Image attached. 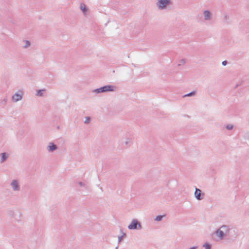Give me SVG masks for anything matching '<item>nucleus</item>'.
I'll list each match as a JSON object with an SVG mask.
<instances>
[{"label": "nucleus", "mask_w": 249, "mask_h": 249, "mask_svg": "<svg viewBox=\"0 0 249 249\" xmlns=\"http://www.w3.org/2000/svg\"><path fill=\"white\" fill-rule=\"evenodd\" d=\"M196 92L195 91H192L191 92L183 95V97H191L194 96L196 94Z\"/></svg>", "instance_id": "obj_14"}, {"label": "nucleus", "mask_w": 249, "mask_h": 249, "mask_svg": "<svg viewBox=\"0 0 249 249\" xmlns=\"http://www.w3.org/2000/svg\"><path fill=\"white\" fill-rule=\"evenodd\" d=\"M194 195L197 200H201L203 199L205 194L202 193L200 189L196 188Z\"/></svg>", "instance_id": "obj_6"}, {"label": "nucleus", "mask_w": 249, "mask_h": 249, "mask_svg": "<svg viewBox=\"0 0 249 249\" xmlns=\"http://www.w3.org/2000/svg\"><path fill=\"white\" fill-rule=\"evenodd\" d=\"M23 96V92L21 90L18 91V92L14 94L12 97V100L14 102H17L22 99Z\"/></svg>", "instance_id": "obj_5"}, {"label": "nucleus", "mask_w": 249, "mask_h": 249, "mask_svg": "<svg viewBox=\"0 0 249 249\" xmlns=\"http://www.w3.org/2000/svg\"><path fill=\"white\" fill-rule=\"evenodd\" d=\"M57 149V146L56 144L53 143H50V145L48 146L47 149L50 152H53Z\"/></svg>", "instance_id": "obj_10"}, {"label": "nucleus", "mask_w": 249, "mask_h": 249, "mask_svg": "<svg viewBox=\"0 0 249 249\" xmlns=\"http://www.w3.org/2000/svg\"><path fill=\"white\" fill-rule=\"evenodd\" d=\"M171 3V0H158L156 5L159 9L162 10L166 8Z\"/></svg>", "instance_id": "obj_3"}, {"label": "nucleus", "mask_w": 249, "mask_h": 249, "mask_svg": "<svg viewBox=\"0 0 249 249\" xmlns=\"http://www.w3.org/2000/svg\"><path fill=\"white\" fill-rule=\"evenodd\" d=\"M214 234L220 240L223 239L225 236H227L228 239H234L238 235L237 231L235 228H231L227 225H222L214 232Z\"/></svg>", "instance_id": "obj_1"}, {"label": "nucleus", "mask_w": 249, "mask_h": 249, "mask_svg": "<svg viewBox=\"0 0 249 249\" xmlns=\"http://www.w3.org/2000/svg\"><path fill=\"white\" fill-rule=\"evenodd\" d=\"M117 88L113 85H106L98 89H96L93 90L96 93H100L102 92H111L116 91Z\"/></svg>", "instance_id": "obj_2"}, {"label": "nucleus", "mask_w": 249, "mask_h": 249, "mask_svg": "<svg viewBox=\"0 0 249 249\" xmlns=\"http://www.w3.org/2000/svg\"><path fill=\"white\" fill-rule=\"evenodd\" d=\"M129 230H141L142 228L141 223L136 219H134L131 223L128 226Z\"/></svg>", "instance_id": "obj_4"}, {"label": "nucleus", "mask_w": 249, "mask_h": 249, "mask_svg": "<svg viewBox=\"0 0 249 249\" xmlns=\"http://www.w3.org/2000/svg\"><path fill=\"white\" fill-rule=\"evenodd\" d=\"M46 90L45 89H39L37 90L36 96H43V92L45 91Z\"/></svg>", "instance_id": "obj_15"}, {"label": "nucleus", "mask_w": 249, "mask_h": 249, "mask_svg": "<svg viewBox=\"0 0 249 249\" xmlns=\"http://www.w3.org/2000/svg\"><path fill=\"white\" fill-rule=\"evenodd\" d=\"M14 214H15V213H14V212H10V214L13 215V216H14Z\"/></svg>", "instance_id": "obj_27"}, {"label": "nucleus", "mask_w": 249, "mask_h": 249, "mask_svg": "<svg viewBox=\"0 0 249 249\" xmlns=\"http://www.w3.org/2000/svg\"><path fill=\"white\" fill-rule=\"evenodd\" d=\"M163 215H159L156 216V217L155 219V220L157 221H160L162 220L163 218Z\"/></svg>", "instance_id": "obj_17"}, {"label": "nucleus", "mask_w": 249, "mask_h": 249, "mask_svg": "<svg viewBox=\"0 0 249 249\" xmlns=\"http://www.w3.org/2000/svg\"><path fill=\"white\" fill-rule=\"evenodd\" d=\"M131 140L130 139L127 138L126 139L125 141L124 142V143L125 145H127L130 143Z\"/></svg>", "instance_id": "obj_23"}, {"label": "nucleus", "mask_w": 249, "mask_h": 249, "mask_svg": "<svg viewBox=\"0 0 249 249\" xmlns=\"http://www.w3.org/2000/svg\"><path fill=\"white\" fill-rule=\"evenodd\" d=\"M198 248L197 246H194L192 247H191L189 249H196Z\"/></svg>", "instance_id": "obj_26"}, {"label": "nucleus", "mask_w": 249, "mask_h": 249, "mask_svg": "<svg viewBox=\"0 0 249 249\" xmlns=\"http://www.w3.org/2000/svg\"><path fill=\"white\" fill-rule=\"evenodd\" d=\"M80 9L83 11V12L84 13H86L88 11V9L86 7V6L84 3H81Z\"/></svg>", "instance_id": "obj_12"}, {"label": "nucleus", "mask_w": 249, "mask_h": 249, "mask_svg": "<svg viewBox=\"0 0 249 249\" xmlns=\"http://www.w3.org/2000/svg\"><path fill=\"white\" fill-rule=\"evenodd\" d=\"M1 156V160L0 163H2L6 160L8 157V155L6 153H2L0 154Z\"/></svg>", "instance_id": "obj_11"}, {"label": "nucleus", "mask_w": 249, "mask_h": 249, "mask_svg": "<svg viewBox=\"0 0 249 249\" xmlns=\"http://www.w3.org/2000/svg\"><path fill=\"white\" fill-rule=\"evenodd\" d=\"M226 128L228 130H232L233 128V125L231 124H228L226 126Z\"/></svg>", "instance_id": "obj_19"}, {"label": "nucleus", "mask_w": 249, "mask_h": 249, "mask_svg": "<svg viewBox=\"0 0 249 249\" xmlns=\"http://www.w3.org/2000/svg\"><path fill=\"white\" fill-rule=\"evenodd\" d=\"M227 61L226 60L223 61L222 62V65L223 66H226L227 64Z\"/></svg>", "instance_id": "obj_25"}, {"label": "nucleus", "mask_w": 249, "mask_h": 249, "mask_svg": "<svg viewBox=\"0 0 249 249\" xmlns=\"http://www.w3.org/2000/svg\"><path fill=\"white\" fill-rule=\"evenodd\" d=\"M185 63H186V59H182L179 61V63L178 64V66L179 67V66L184 64Z\"/></svg>", "instance_id": "obj_16"}, {"label": "nucleus", "mask_w": 249, "mask_h": 249, "mask_svg": "<svg viewBox=\"0 0 249 249\" xmlns=\"http://www.w3.org/2000/svg\"><path fill=\"white\" fill-rule=\"evenodd\" d=\"M90 121V118L89 117H86L85 121L84 122L85 124H89Z\"/></svg>", "instance_id": "obj_22"}, {"label": "nucleus", "mask_w": 249, "mask_h": 249, "mask_svg": "<svg viewBox=\"0 0 249 249\" xmlns=\"http://www.w3.org/2000/svg\"><path fill=\"white\" fill-rule=\"evenodd\" d=\"M23 42L24 43V45L23 46V48H25V49L31 46V43L28 40H24Z\"/></svg>", "instance_id": "obj_13"}, {"label": "nucleus", "mask_w": 249, "mask_h": 249, "mask_svg": "<svg viewBox=\"0 0 249 249\" xmlns=\"http://www.w3.org/2000/svg\"><path fill=\"white\" fill-rule=\"evenodd\" d=\"M203 15L204 17V19L205 20H209L211 19L212 18V13L210 11L206 10L203 12Z\"/></svg>", "instance_id": "obj_9"}, {"label": "nucleus", "mask_w": 249, "mask_h": 249, "mask_svg": "<svg viewBox=\"0 0 249 249\" xmlns=\"http://www.w3.org/2000/svg\"><path fill=\"white\" fill-rule=\"evenodd\" d=\"M10 185L13 191H19L20 189L18 181L16 179L13 180L10 183Z\"/></svg>", "instance_id": "obj_7"}, {"label": "nucleus", "mask_w": 249, "mask_h": 249, "mask_svg": "<svg viewBox=\"0 0 249 249\" xmlns=\"http://www.w3.org/2000/svg\"><path fill=\"white\" fill-rule=\"evenodd\" d=\"M126 235L125 233H123V235L121 236H119L118 237V244H119L121 241H122V240L123 239V238Z\"/></svg>", "instance_id": "obj_21"}, {"label": "nucleus", "mask_w": 249, "mask_h": 249, "mask_svg": "<svg viewBox=\"0 0 249 249\" xmlns=\"http://www.w3.org/2000/svg\"><path fill=\"white\" fill-rule=\"evenodd\" d=\"M7 102V98L6 97L1 101V104L3 105H5Z\"/></svg>", "instance_id": "obj_20"}, {"label": "nucleus", "mask_w": 249, "mask_h": 249, "mask_svg": "<svg viewBox=\"0 0 249 249\" xmlns=\"http://www.w3.org/2000/svg\"><path fill=\"white\" fill-rule=\"evenodd\" d=\"M203 247H205L206 249H211L212 246L210 244L206 243L204 244Z\"/></svg>", "instance_id": "obj_18"}, {"label": "nucleus", "mask_w": 249, "mask_h": 249, "mask_svg": "<svg viewBox=\"0 0 249 249\" xmlns=\"http://www.w3.org/2000/svg\"><path fill=\"white\" fill-rule=\"evenodd\" d=\"M222 21L223 23L226 25H229L231 23V20L230 18L229 15L228 14L226 13H224L223 14V18L222 19Z\"/></svg>", "instance_id": "obj_8"}, {"label": "nucleus", "mask_w": 249, "mask_h": 249, "mask_svg": "<svg viewBox=\"0 0 249 249\" xmlns=\"http://www.w3.org/2000/svg\"><path fill=\"white\" fill-rule=\"evenodd\" d=\"M78 184H79L80 186H84V187H86V184H85L84 183L82 182H78Z\"/></svg>", "instance_id": "obj_24"}]
</instances>
